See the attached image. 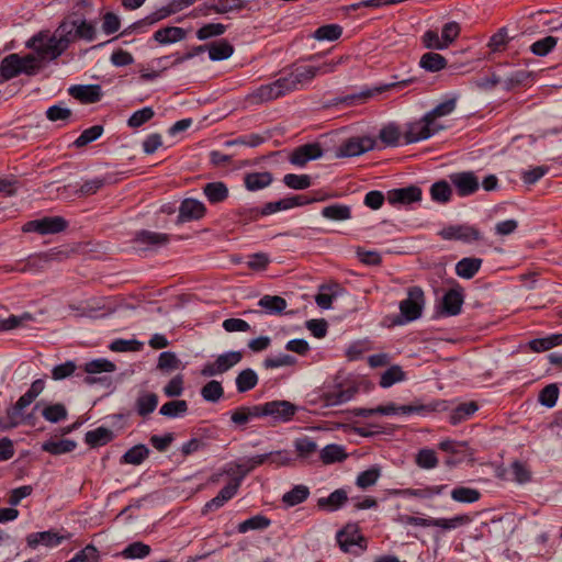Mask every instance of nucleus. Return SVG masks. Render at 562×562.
<instances>
[{"mask_svg":"<svg viewBox=\"0 0 562 562\" xmlns=\"http://www.w3.org/2000/svg\"><path fill=\"white\" fill-rule=\"evenodd\" d=\"M42 415L49 423H58L60 420L66 419L67 409L63 404L56 403V404L46 406L42 411Z\"/></svg>","mask_w":562,"mask_h":562,"instance_id":"680f3d73","label":"nucleus"},{"mask_svg":"<svg viewBox=\"0 0 562 562\" xmlns=\"http://www.w3.org/2000/svg\"><path fill=\"white\" fill-rule=\"evenodd\" d=\"M439 236L446 240H461L471 243L481 239V233L477 228L470 225H450L439 232Z\"/></svg>","mask_w":562,"mask_h":562,"instance_id":"4468645a","label":"nucleus"},{"mask_svg":"<svg viewBox=\"0 0 562 562\" xmlns=\"http://www.w3.org/2000/svg\"><path fill=\"white\" fill-rule=\"evenodd\" d=\"M341 59L324 61L318 65L293 64L282 72V76L268 85L257 88L249 98L255 103L278 99L289 92L301 90L318 75L334 72Z\"/></svg>","mask_w":562,"mask_h":562,"instance_id":"f257e3e1","label":"nucleus"},{"mask_svg":"<svg viewBox=\"0 0 562 562\" xmlns=\"http://www.w3.org/2000/svg\"><path fill=\"white\" fill-rule=\"evenodd\" d=\"M158 405V396L155 393L143 392L135 402V408L139 416L145 417L153 413Z\"/></svg>","mask_w":562,"mask_h":562,"instance_id":"72a5a7b5","label":"nucleus"},{"mask_svg":"<svg viewBox=\"0 0 562 562\" xmlns=\"http://www.w3.org/2000/svg\"><path fill=\"white\" fill-rule=\"evenodd\" d=\"M223 394H224V389H223L221 382H218L216 380L209 381L201 389V396L206 402L216 403L221 400Z\"/></svg>","mask_w":562,"mask_h":562,"instance_id":"864d4df0","label":"nucleus"},{"mask_svg":"<svg viewBox=\"0 0 562 562\" xmlns=\"http://www.w3.org/2000/svg\"><path fill=\"white\" fill-rule=\"evenodd\" d=\"M436 406L432 405H401L397 406L394 403L387 405H380L375 407V412L382 415H409V414H425L436 411Z\"/></svg>","mask_w":562,"mask_h":562,"instance_id":"6ab92c4d","label":"nucleus"},{"mask_svg":"<svg viewBox=\"0 0 562 562\" xmlns=\"http://www.w3.org/2000/svg\"><path fill=\"white\" fill-rule=\"evenodd\" d=\"M358 540H362V538L353 527H347L337 533L338 544L345 552L350 551L353 546L358 544Z\"/></svg>","mask_w":562,"mask_h":562,"instance_id":"8fccbe9b","label":"nucleus"},{"mask_svg":"<svg viewBox=\"0 0 562 562\" xmlns=\"http://www.w3.org/2000/svg\"><path fill=\"white\" fill-rule=\"evenodd\" d=\"M319 457L324 464H331L347 459V453L341 446L330 443L321 450Z\"/></svg>","mask_w":562,"mask_h":562,"instance_id":"79ce46f5","label":"nucleus"},{"mask_svg":"<svg viewBox=\"0 0 562 562\" xmlns=\"http://www.w3.org/2000/svg\"><path fill=\"white\" fill-rule=\"evenodd\" d=\"M114 438L113 431L105 427H98L86 432L85 441L90 447H100L110 442Z\"/></svg>","mask_w":562,"mask_h":562,"instance_id":"2f4dec72","label":"nucleus"},{"mask_svg":"<svg viewBox=\"0 0 562 562\" xmlns=\"http://www.w3.org/2000/svg\"><path fill=\"white\" fill-rule=\"evenodd\" d=\"M70 41L65 33V27L61 24L54 31L41 32L34 35L29 42L27 46L35 50V53L44 61H50L58 58L70 45Z\"/></svg>","mask_w":562,"mask_h":562,"instance_id":"f03ea898","label":"nucleus"},{"mask_svg":"<svg viewBox=\"0 0 562 562\" xmlns=\"http://www.w3.org/2000/svg\"><path fill=\"white\" fill-rule=\"evenodd\" d=\"M69 94L81 103H95L101 100L102 89L99 85H77L69 88Z\"/></svg>","mask_w":562,"mask_h":562,"instance_id":"412c9836","label":"nucleus"},{"mask_svg":"<svg viewBox=\"0 0 562 562\" xmlns=\"http://www.w3.org/2000/svg\"><path fill=\"white\" fill-rule=\"evenodd\" d=\"M449 179L459 196L472 195L480 188V180L473 171L453 172Z\"/></svg>","mask_w":562,"mask_h":562,"instance_id":"ddd939ff","label":"nucleus"},{"mask_svg":"<svg viewBox=\"0 0 562 562\" xmlns=\"http://www.w3.org/2000/svg\"><path fill=\"white\" fill-rule=\"evenodd\" d=\"M437 131L438 127L425 114L422 119L406 124L403 137L406 144H412L431 137Z\"/></svg>","mask_w":562,"mask_h":562,"instance_id":"0eeeda50","label":"nucleus"},{"mask_svg":"<svg viewBox=\"0 0 562 562\" xmlns=\"http://www.w3.org/2000/svg\"><path fill=\"white\" fill-rule=\"evenodd\" d=\"M85 371L89 374L85 378V382L87 384H93L97 382V379L91 376L92 374L101 372H113L115 371V364L106 359L100 358L87 362L85 366Z\"/></svg>","mask_w":562,"mask_h":562,"instance_id":"c85d7f7f","label":"nucleus"},{"mask_svg":"<svg viewBox=\"0 0 562 562\" xmlns=\"http://www.w3.org/2000/svg\"><path fill=\"white\" fill-rule=\"evenodd\" d=\"M255 418H261L260 405L239 406L231 413L234 425L243 427Z\"/></svg>","mask_w":562,"mask_h":562,"instance_id":"393cba45","label":"nucleus"},{"mask_svg":"<svg viewBox=\"0 0 562 562\" xmlns=\"http://www.w3.org/2000/svg\"><path fill=\"white\" fill-rule=\"evenodd\" d=\"M420 41L423 46L427 49L442 50L447 48L446 42L442 41L441 36H439L438 32L435 30H427Z\"/></svg>","mask_w":562,"mask_h":562,"instance_id":"13d9d810","label":"nucleus"},{"mask_svg":"<svg viewBox=\"0 0 562 562\" xmlns=\"http://www.w3.org/2000/svg\"><path fill=\"white\" fill-rule=\"evenodd\" d=\"M103 133L102 125H93L87 130H85L79 137L74 142V146L77 148L83 147L95 139H98Z\"/></svg>","mask_w":562,"mask_h":562,"instance_id":"052dcab7","label":"nucleus"},{"mask_svg":"<svg viewBox=\"0 0 562 562\" xmlns=\"http://www.w3.org/2000/svg\"><path fill=\"white\" fill-rule=\"evenodd\" d=\"M205 213L204 204L195 199H186L181 202L179 207L178 222L195 221L203 217Z\"/></svg>","mask_w":562,"mask_h":562,"instance_id":"4be33fe9","label":"nucleus"},{"mask_svg":"<svg viewBox=\"0 0 562 562\" xmlns=\"http://www.w3.org/2000/svg\"><path fill=\"white\" fill-rule=\"evenodd\" d=\"M481 497V493L471 487H456L451 491V498L458 503H474L479 501Z\"/></svg>","mask_w":562,"mask_h":562,"instance_id":"6e6d98bb","label":"nucleus"},{"mask_svg":"<svg viewBox=\"0 0 562 562\" xmlns=\"http://www.w3.org/2000/svg\"><path fill=\"white\" fill-rule=\"evenodd\" d=\"M44 60L41 59V57L36 54H29L24 57H21L20 68L21 72L32 76L40 71V69L43 66Z\"/></svg>","mask_w":562,"mask_h":562,"instance_id":"4d7b16f0","label":"nucleus"},{"mask_svg":"<svg viewBox=\"0 0 562 562\" xmlns=\"http://www.w3.org/2000/svg\"><path fill=\"white\" fill-rule=\"evenodd\" d=\"M431 199L439 203H447L451 198V188L445 180L435 182L430 188Z\"/></svg>","mask_w":562,"mask_h":562,"instance_id":"bf43d9fd","label":"nucleus"},{"mask_svg":"<svg viewBox=\"0 0 562 562\" xmlns=\"http://www.w3.org/2000/svg\"><path fill=\"white\" fill-rule=\"evenodd\" d=\"M323 156V149L318 143L305 144L299 146L290 156V162L297 167H304L308 161L318 159Z\"/></svg>","mask_w":562,"mask_h":562,"instance_id":"f3484780","label":"nucleus"},{"mask_svg":"<svg viewBox=\"0 0 562 562\" xmlns=\"http://www.w3.org/2000/svg\"><path fill=\"white\" fill-rule=\"evenodd\" d=\"M557 43H558V38L549 35L541 40L536 41L530 46V50L536 56H546L555 47Z\"/></svg>","mask_w":562,"mask_h":562,"instance_id":"e2e57ef3","label":"nucleus"},{"mask_svg":"<svg viewBox=\"0 0 562 562\" xmlns=\"http://www.w3.org/2000/svg\"><path fill=\"white\" fill-rule=\"evenodd\" d=\"M386 200L390 204L408 205L422 200V189L417 186H408L387 191Z\"/></svg>","mask_w":562,"mask_h":562,"instance_id":"dca6fc26","label":"nucleus"},{"mask_svg":"<svg viewBox=\"0 0 562 562\" xmlns=\"http://www.w3.org/2000/svg\"><path fill=\"white\" fill-rule=\"evenodd\" d=\"M77 443L70 439L48 440L42 445V449L54 456L71 452Z\"/></svg>","mask_w":562,"mask_h":562,"instance_id":"ea45409f","label":"nucleus"},{"mask_svg":"<svg viewBox=\"0 0 562 562\" xmlns=\"http://www.w3.org/2000/svg\"><path fill=\"white\" fill-rule=\"evenodd\" d=\"M413 82H414V79L408 78V79H403V80L396 81V82L381 85L373 89H367L359 93L346 95L345 98L340 99L339 102L346 103V104H356L358 101H364V100H367L378 93H382L389 89L407 87L408 85H411Z\"/></svg>","mask_w":562,"mask_h":562,"instance_id":"2eb2a0df","label":"nucleus"},{"mask_svg":"<svg viewBox=\"0 0 562 562\" xmlns=\"http://www.w3.org/2000/svg\"><path fill=\"white\" fill-rule=\"evenodd\" d=\"M179 12V8H177L171 1L168 5L162 7L158 9L157 11L150 13L149 15L145 16L144 19L131 24L128 27H126L121 35H130L132 33H142L145 32V30L153 24L159 22L160 20H164L171 14H175Z\"/></svg>","mask_w":562,"mask_h":562,"instance_id":"9d476101","label":"nucleus"},{"mask_svg":"<svg viewBox=\"0 0 562 562\" xmlns=\"http://www.w3.org/2000/svg\"><path fill=\"white\" fill-rule=\"evenodd\" d=\"M187 412L188 403L184 400H175L167 402L159 409V414L168 418L183 416Z\"/></svg>","mask_w":562,"mask_h":562,"instance_id":"09e8293b","label":"nucleus"},{"mask_svg":"<svg viewBox=\"0 0 562 562\" xmlns=\"http://www.w3.org/2000/svg\"><path fill=\"white\" fill-rule=\"evenodd\" d=\"M342 34V27L338 24H326L319 26L313 34L317 41H336Z\"/></svg>","mask_w":562,"mask_h":562,"instance_id":"5fc2aeb1","label":"nucleus"},{"mask_svg":"<svg viewBox=\"0 0 562 562\" xmlns=\"http://www.w3.org/2000/svg\"><path fill=\"white\" fill-rule=\"evenodd\" d=\"M348 501L347 492L344 488L335 490L327 497L317 499V507L327 512H336Z\"/></svg>","mask_w":562,"mask_h":562,"instance_id":"a878e982","label":"nucleus"},{"mask_svg":"<svg viewBox=\"0 0 562 562\" xmlns=\"http://www.w3.org/2000/svg\"><path fill=\"white\" fill-rule=\"evenodd\" d=\"M406 380V373L403 371V369L397 366H391L389 369H386L382 374L380 379V386L383 389L391 387L393 384L397 382H402Z\"/></svg>","mask_w":562,"mask_h":562,"instance_id":"a18cd8bd","label":"nucleus"},{"mask_svg":"<svg viewBox=\"0 0 562 562\" xmlns=\"http://www.w3.org/2000/svg\"><path fill=\"white\" fill-rule=\"evenodd\" d=\"M151 552V549L148 544L135 541L128 544L122 552L121 557L124 559H145Z\"/></svg>","mask_w":562,"mask_h":562,"instance_id":"603ef678","label":"nucleus"},{"mask_svg":"<svg viewBox=\"0 0 562 562\" xmlns=\"http://www.w3.org/2000/svg\"><path fill=\"white\" fill-rule=\"evenodd\" d=\"M272 175L270 172H252L245 176V187L249 191H257L268 187L272 182Z\"/></svg>","mask_w":562,"mask_h":562,"instance_id":"c9c22d12","label":"nucleus"},{"mask_svg":"<svg viewBox=\"0 0 562 562\" xmlns=\"http://www.w3.org/2000/svg\"><path fill=\"white\" fill-rule=\"evenodd\" d=\"M425 305L424 291L419 286H412L407 291V297L400 303L401 316L404 321L400 324L418 319Z\"/></svg>","mask_w":562,"mask_h":562,"instance_id":"7ed1b4c3","label":"nucleus"},{"mask_svg":"<svg viewBox=\"0 0 562 562\" xmlns=\"http://www.w3.org/2000/svg\"><path fill=\"white\" fill-rule=\"evenodd\" d=\"M186 36L187 31L179 26L161 27L154 33V40L164 45L180 42Z\"/></svg>","mask_w":562,"mask_h":562,"instance_id":"cd10ccee","label":"nucleus"},{"mask_svg":"<svg viewBox=\"0 0 562 562\" xmlns=\"http://www.w3.org/2000/svg\"><path fill=\"white\" fill-rule=\"evenodd\" d=\"M209 57L211 60H224L234 53V47L227 41H218L207 45Z\"/></svg>","mask_w":562,"mask_h":562,"instance_id":"58836bf2","label":"nucleus"},{"mask_svg":"<svg viewBox=\"0 0 562 562\" xmlns=\"http://www.w3.org/2000/svg\"><path fill=\"white\" fill-rule=\"evenodd\" d=\"M44 387V380L37 379L31 384L30 389L18 401L21 403V405L27 407L43 392Z\"/></svg>","mask_w":562,"mask_h":562,"instance_id":"338daca9","label":"nucleus"},{"mask_svg":"<svg viewBox=\"0 0 562 562\" xmlns=\"http://www.w3.org/2000/svg\"><path fill=\"white\" fill-rule=\"evenodd\" d=\"M148 456L149 449L145 445H136L123 454L121 463L139 465Z\"/></svg>","mask_w":562,"mask_h":562,"instance_id":"37998d69","label":"nucleus"},{"mask_svg":"<svg viewBox=\"0 0 562 562\" xmlns=\"http://www.w3.org/2000/svg\"><path fill=\"white\" fill-rule=\"evenodd\" d=\"M482 259L474 257H467L458 261L456 265V273L463 279L473 278L480 270Z\"/></svg>","mask_w":562,"mask_h":562,"instance_id":"7c9ffc66","label":"nucleus"},{"mask_svg":"<svg viewBox=\"0 0 562 562\" xmlns=\"http://www.w3.org/2000/svg\"><path fill=\"white\" fill-rule=\"evenodd\" d=\"M169 240L168 234L143 229L136 233L134 245L139 251L157 250L166 246Z\"/></svg>","mask_w":562,"mask_h":562,"instance_id":"f8f14e48","label":"nucleus"},{"mask_svg":"<svg viewBox=\"0 0 562 562\" xmlns=\"http://www.w3.org/2000/svg\"><path fill=\"white\" fill-rule=\"evenodd\" d=\"M322 215L331 221H347L351 218V209L345 204H330L322 210Z\"/></svg>","mask_w":562,"mask_h":562,"instance_id":"a19ab883","label":"nucleus"},{"mask_svg":"<svg viewBox=\"0 0 562 562\" xmlns=\"http://www.w3.org/2000/svg\"><path fill=\"white\" fill-rule=\"evenodd\" d=\"M463 304L462 288L450 289L442 297L441 313L446 316H456L460 314Z\"/></svg>","mask_w":562,"mask_h":562,"instance_id":"aec40b11","label":"nucleus"},{"mask_svg":"<svg viewBox=\"0 0 562 562\" xmlns=\"http://www.w3.org/2000/svg\"><path fill=\"white\" fill-rule=\"evenodd\" d=\"M235 383L239 393H246L257 385L258 375L252 369L247 368L237 374Z\"/></svg>","mask_w":562,"mask_h":562,"instance_id":"4c0bfd02","label":"nucleus"},{"mask_svg":"<svg viewBox=\"0 0 562 562\" xmlns=\"http://www.w3.org/2000/svg\"><path fill=\"white\" fill-rule=\"evenodd\" d=\"M243 359L241 351H228L220 355L213 362L206 363L201 374L203 376H215L227 372L229 369L238 364Z\"/></svg>","mask_w":562,"mask_h":562,"instance_id":"1a4fd4ad","label":"nucleus"},{"mask_svg":"<svg viewBox=\"0 0 562 562\" xmlns=\"http://www.w3.org/2000/svg\"><path fill=\"white\" fill-rule=\"evenodd\" d=\"M271 521L263 515L252 516L237 526L239 533H246L250 530H263L270 526Z\"/></svg>","mask_w":562,"mask_h":562,"instance_id":"de8ad7c7","label":"nucleus"},{"mask_svg":"<svg viewBox=\"0 0 562 562\" xmlns=\"http://www.w3.org/2000/svg\"><path fill=\"white\" fill-rule=\"evenodd\" d=\"M380 477V470L375 467L370 468L358 474L356 484L358 487L366 490L374 485Z\"/></svg>","mask_w":562,"mask_h":562,"instance_id":"69168bd1","label":"nucleus"},{"mask_svg":"<svg viewBox=\"0 0 562 562\" xmlns=\"http://www.w3.org/2000/svg\"><path fill=\"white\" fill-rule=\"evenodd\" d=\"M67 221L61 216H45L26 222L22 231L24 233H37L40 235L57 234L67 228Z\"/></svg>","mask_w":562,"mask_h":562,"instance_id":"423d86ee","label":"nucleus"},{"mask_svg":"<svg viewBox=\"0 0 562 562\" xmlns=\"http://www.w3.org/2000/svg\"><path fill=\"white\" fill-rule=\"evenodd\" d=\"M447 59L435 52H428L422 55L419 59V66L428 72H437L447 67Z\"/></svg>","mask_w":562,"mask_h":562,"instance_id":"c756f323","label":"nucleus"},{"mask_svg":"<svg viewBox=\"0 0 562 562\" xmlns=\"http://www.w3.org/2000/svg\"><path fill=\"white\" fill-rule=\"evenodd\" d=\"M402 521L411 526L439 527L443 530H451L468 525L471 518L468 515H457L452 518H422L406 515L402 517Z\"/></svg>","mask_w":562,"mask_h":562,"instance_id":"20e7f679","label":"nucleus"},{"mask_svg":"<svg viewBox=\"0 0 562 562\" xmlns=\"http://www.w3.org/2000/svg\"><path fill=\"white\" fill-rule=\"evenodd\" d=\"M21 56L11 54L3 58L0 64V83H3L22 74L20 68Z\"/></svg>","mask_w":562,"mask_h":562,"instance_id":"bb28decb","label":"nucleus"},{"mask_svg":"<svg viewBox=\"0 0 562 562\" xmlns=\"http://www.w3.org/2000/svg\"><path fill=\"white\" fill-rule=\"evenodd\" d=\"M261 464L262 458H260V454H257L250 458L240 459L234 463H229V468L225 470V473L232 474L236 472L237 476L234 477L233 480H239L240 485L244 477Z\"/></svg>","mask_w":562,"mask_h":562,"instance_id":"5701e85b","label":"nucleus"},{"mask_svg":"<svg viewBox=\"0 0 562 562\" xmlns=\"http://www.w3.org/2000/svg\"><path fill=\"white\" fill-rule=\"evenodd\" d=\"M375 140L371 137H351L336 150L337 158L360 156L374 148Z\"/></svg>","mask_w":562,"mask_h":562,"instance_id":"9b49d317","label":"nucleus"},{"mask_svg":"<svg viewBox=\"0 0 562 562\" xmlns=\"http://www.w3.org/2000/svg\"><path fill=\"white\" fill-rule=\"evenodd\" d=\"M239 488V480H233L226 486H224L218 494L209 501L203 508V513L216 510L224 506L229 499H232Z\"/></svg>","mask_w":562,"mask_h":562,"instance_id":"b1692460","label":"nucleus"},{"mask_svg":"<svg viewBox=\"0 0 562 562\" xmlns=\"http://www.w3.org/2000/svg\"><path fill=\"white\" fill-rule=\"evenodd\" d=\"M26 407L21 405L19 401L7 411V416L3 423L4 428H13L25 423L24 409Z\"/></svg>","mask_w":562,"mask_h":562,"instance_id":"49530a36","label":"nucleus"},{"mask_svg":"<svg viewBox=\"0 0 562 562\" xmlns=\"http://www.w3.org/2000/svg\"><path fill=\"white\" fill-rule=\"evenodd\" d=\"M60 24L65 27V33L67 34L70 43H74L76 40L92 42L97 37L94 24L85 19H76L71 21L66 20Z\"/></svg>","mask_w":562,"mask_h":562,"instance_id":"6e6552de","label":"nucleus"},{"mask_svg":"<svg viewBox=\"0 0 562 562\" xmlns=\"http://www.w3.org/2000/svg\"><path fill=\"white\" fill-rule=\"evenodd\" d=\"M416 463L422 469H434L438 464V458L432 449H422L416 456Z\"/></svg>","mask_w":562,"mask_h":562,"instance_id":"774afa93","label":"nucleus"},{"mask_svg":"<svg viewBox=\"0 0 562 562\" xmlns=\"http://www.w3.org/2000/svg\"><path fill=\"white\" fill-rule=\"evenodd\" d=\"M310 495V490L305 485H295L291 491L282 496V502L288 506H295L303 503Z\"/></svg>","mask_w":562,"mask_h":562,"instance_id":"3c124183","label":"nucleus"},{"mask_svg":"<svg viewBox=\"0 0 562 562\" xmlns=\"http://www.w3.org/2000/svg\"><path fill=\"white\" fill-rule=\"evenodd\" d=\"M477 404L475 402H468L458 405L450 414L449 422L452 425H458L467 420L477 411Z\"/></svg>","mask_w":562,"mask_h":562,"instance_id":"c03bdc74","label":"nucleus"},{"mask_svg":"<svg viewBox=\"0 0 562 562\" xmlns=\"http://www.w3.org/2000/svg\"><path fill=\"white\" fill-rule=\"evenodd\" d=\"M260 405L261 417H270L274 423H288L299 411L289 401H270Z\"/></svg>","mask_w":562,"mask_h":562,"instance_id":"39448f33","label":"nucleus"},{"mask_svg":"<svg viewBox=\"0 0 562 562\" xmlns=\"http://www.w3.org/2000/svg\"><path fill=\"white\" fill-rule=\"evenodd\" d=\"M203 192L211 203H220L227 199L228 189L225 183L209 182L204 186Z\"/></svg>","mask_w":562,"mask_h":562,"instance_id":"e433bc0d","label":"nucleus"},{"mask_svg":"<svg viewBox=\"0 0 562 562\" xmlns=\"http://www.w3.org/2000/svg\"><path fill=\"white\" fill-rule=\"evenodd\" d=\"M357 389L348 387L346 390H333L323 394V400L326 406H336L344 404L353 398Z\"/></svg>","mask_w":562,"mask_h":562,"instance_id":"473e14b6","label":"nucleus"},{"mask_svg":"<svg viewBox=\"0 0 562 562\" xmlns=\"http://www.w3.org/2000/svg\"><path fill=\"white\" fill-rule=\"evenodd\" d=\"M258 306L268 314L277 315L281 314L286 308L288 303L279 295H263L258 301Z\"/></svg>","mask_w":562,"mask_h":562,"instance_id":"f704fd0d","label":"nucleus"},{"mask_svg":"<svg viewBox=\"0 0 562 562\" xmlns=\"http://www.w3.org/2000/svg\"><path fill=\"white\" fill-rule=\"evenodd\" d=\"M457 105V98H450L437 106H435L431 111L427 112V117H429L434 123L437 117L446 116L452 113Z\"/></svg>","mask_w":562,"mask_h":562,"instance_id":"0e129e2a","label":"nucleus"},{"mask_svg":"<svg viewBox=\"0 0 562 562\" xmlns=\"http://www.w3.org/2000/svg\"><path fill=\"white\" fill-rule=\"evenodd\" d=\"M70 535L65 536L59 535L58 532L53 530H47L27 535L26 543L32 549H35L38 546L53 548L58 546L63 540L68 539Z\"/></svg>","mask_w":562,"mask_h":562,"instance_id":"a211bd4d","label":"nucleus"}]
</instances>
